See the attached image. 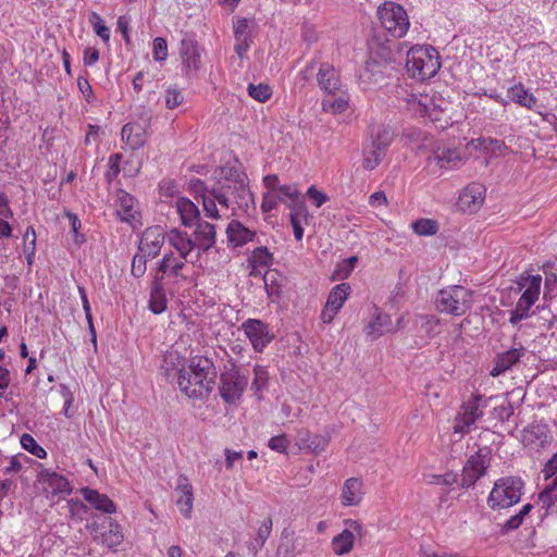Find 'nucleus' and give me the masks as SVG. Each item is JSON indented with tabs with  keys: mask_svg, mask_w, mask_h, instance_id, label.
Segmentation results:
<instances>
[{
	"mask_svg": "<svg viewBox=\"0 0 557 557\" xmlns=\"http://www.w3.org/2000/svg\"><path fill=\"white\" fill-rule=\"evenodd\" d=\"M430 164H435L440 169L453 170L462 163L460 152L455 148H443L435 151L429 158Z\"/></svg>",
	"mask_w": 557,
	"mask_h": 557,
	"instance_id": "393cba45",
	"label": "nucleus"
},
{
	"mask_svg": "<svg viewBox=\"0 0 557 557\" xmlns=\"http://www.w3.org/2000/svg\"><path fill=\"white\" fill-rule=\"evenodd\" d=\"M77 86L82 95L84 96L85 100L88 103H91L95 100L94 91L91 88V85L89 84L88 79L79 76L77 78Z\"/></svg>",
	"mask_w": 557,
	"mask_h": 557,
	"instance_id": "338daca9",
	"label": "nucleus"
},
{
	"mask_svg": "<svg viewBox=\"0 0 557 557\" xmlns=\"http://www.w3.org/2000/svg\"><path fill=\"white\" fill-rule=\"evenodd\" d=\"M215 374L211 359L197 356L191 359L188 369L178 371L177 385L189 398L202 399L213 389Z\"/></svg>",
	"mask_w": 557,
	"mask_h": 557,
	"instance_id": "f257e3e1",
	"label": "nucleus"
},
{
	"mask_svg": "<svg viewBox=\"0 0 557 557\" xmlns=\"http://www.w3.org/2000/svg\"><path fill=\"white\" fill-rule=\"evenodd\" d=\"M227 191L234 195V198L239 208H248L253 202V196L248 187L247 180H239L235 185H225Z\"/></svg>",
	"mask_w": 557,
	"mask_h": 557,
	"instance_id": "f704fd0d",
	"label": "nucleus"
},
{
	"mask_svg": "<svg viewBox=\"0 0 557 557\" xmlns=\"http://www.w3.org/2000/svg\"><path fill=\"white\" fill-rule=\"evenodd\" d=\"M334 98L322 100V110L327 113L337 114L343 113L348 108L349 96L347 91L338 92Z\"/></svg>",
	"mask_w": 557,
	"mask_h": 557,
	"instance_id": "e433bc0d",
	"label": "nucleus"
},
{
	"mask_svg": "<svg viewBox=\"0 0 557 557\" xmlns=\"http://www.w3.org/2000/svg\"><path fill=\"white\" fill-rule=\"evenodd\" d=\"M228 246L236 248L255 239L256 233L245 227L239 221L232 220L226 227Z\"/></svg>",
	"mask_w": 557,
	"mask_h": 557,
	"instance_id": "5701e85b",
	"label": "nucleus"
},
{
	"mask_svg": "<svg viewBox=\"0 0 557 557\" xmlns=\"http://www.w3.org/2000/svg\"><path fill=\"white\" fill-rule=\"evenodd\" d=\"M525 446L544 447L549 442L548 428L545 424L532 423L522 432Z\"/></svg>",
	"mask_w": 557,
	"mask_h": 557,
	"instance_id": "bb28decb",
	"label": "nucleus"
},
{
	"mask_svg": "<svg viewBox=\"0 0 557 557\" xmlns=\"http://www.w3.org/2000/svg\"><path fill=\"white\" fill-rule=\"evenodd\" d=\"M290 444V441L288 440L286 434H281L273 436L269 440L268 446L270 449L285 454L287 451V448Z\"/></svg>",
	"mask_w": 557,
	"mask_h": 557,
	"instance_id": "4d7b16f0",
	"label": "nucleus"
},
{
	"mask_svg": "<svg viewBox=\"0 0 557 557\" xmlns=\"http://www.w3.org/2000/svg\"><path fill=\"white\" fill-rule=\"evenodd\" d=\"M408 104L409 110L412 111L413 114L428 117L432 122L441 121L446 110V108H443L441 104H436L429 96H412L411 99L408 100Z\"/></svg>",
	"mask_w": 557,
	"mask_h": 557,
	"instance_id": "f3484780",
	"label": "nucleus"
},
{
	"mask_svg": "<svg viewBox=\"0 0 557 557\" xmlns=\"http://www.w3.org/2000/svg\"><path fill=\"white\" fill-rule=\"evenodd\" d=\"M116 212L122 221H134L137 214L135 198L128 193L120 190L117 194Z\"/></svg>",
	"mask_w": 557,
	"mask_h": 557,
	"instance_id": "7c9ffc66",
	"label": "nucleus"
},
{
	"mask_svg": "<svg viewBox=\"0 0 557 557\" xmlns=\"http://www.w3.org/2000/svg\"><path fill=\"white\" fill-rule=\"evenodd\" d=\"M248 385V376L232 363L231 368L221 373L220 396L226 404L239 400Z\"/></svg>",
	"mask_w": 557,
	"mask_h": 557,
	"instance_id": "0eeeda50",
	"label": "nucleus"
},
{
	"mask_svg": "<svg viewBox=\"0 0 557 557\" xmlns=\"http://www.w3.org/2000/svg\"><path fill=\"white\" fill-rule=\"evenodd\" d=\"M557 295V276L555 274H548L545 277L544 285V298H552Z\"/></svg>",
	"mask_w": 557,
	"mask_h": 557,
	"instance_id": "774afa93",
	"label": "nucleus"
},
{
	"mask_svg": "<svg viewBox=\"0 0 557 557\" xmlns=\"http://www.w3.org/2000/svg\"><path fill=\"white\" fill-rule=\"evenodd\" d=\"M362 482L357 478L347 479L342 490L343 505L356 506L358 505L363 496L361 491Z\"/></svg>",
	"mask_w": 557,
	"mask_h": 557,
	"instance_id": "2f4dec72",
	"label": "nucleus"
},
{
	"mask_svg": "<svg viewBox=\"0 0 557 557\" xmlns=\"http://www.w3.org/2000/svg\"><path fill=\"white\" fill-rule=\"evenodd\" d=\"M188 258H183L181 255L175 256L174 252L170 251L163 256L158 264V272H161L164 276L169 274L173 277H184L182 270L185 268Z\"/></svg>",
	"mask_w": 557,
	"mask_h": 557,
	"instance_id": "a878e982",
	"label": "nucleus"
},
{
	"mask_svg": "<svg viewBox=\"0 0 557 557\" xmlns=\"http://www.w3.org/2000/svg\"><path fill=\"white\" fill-rule=\"evenodd\" d=\"M421 321V331L428 336H434L436 332V327L440 324V319L435 315H420Z\"/></svg>",
	"mask_w": 557,
	"mask_h": 557,
	"instance_id": "6e6d98bb",
	"label": "nucleus"
},
{
	"mask_svg": "<svg viewBox=\"0 0 557 557\" xmlns=\"http://www.w3.org/2000/svg\"><path fill=\"white\" fill-rule=\"evenodd\" d=\"M190 190L198 201L211 194V188H209L206 183L199 178L190 182Z\"/></svg>",
	"mask_w": 557,
	"mask_h": 557,
	"instance_id": "13d9d810",
	"label": "nucleus"
},
{
	"mask_svg": "<svg viewBox=\"0 0 557 557\" xmlns=\"http://www.w3.org/2000/svg\"><path fill=\"white\" fill-rule=\"evenodd\" d=\"M287 208L290 210L289 219H305V223H307L310 213L306 207L304 196L301 195L297 199L287 203Z\"/></svg>",
	"mask_w": 557,
	"mask_h": 557,
	"instance_id": "a19ab883",
	"label": "nucleus"
},
{
	"mask_svg": "<svg viewBox=\"0 0 557 557\" xmlns=\"http://www.w3.org/2000/svg\"><path fill=\"white\" fill-rule=\"evenodd\" d=\"M153 59L156 61H164L168 57V44L162 37L153 39Z\"/></svg>",
	"mask_w": 557,
	"mask_h": 557,
	"instance_id": "052dcab7",
	"label": "nucleus"
},
{
	"mask_svg": "<svg viewBox=\"0 0 557 557\" xmlns=\"http://www.w3.org/2000/svg\"><path fill=\"white\" fill-rule=\"evenodd\" d=\"M346 528L331 542L332 550L336 555H345L351 552L356 537L362 535V525L356 520H346Z\"/></svg>",
	"mask_w": 557,
	"mask_h": 557,
	"instance_id": "ddd939ff",
	"label": "nucleus"
},
{
	"mask_svg": "<svg viewBox=\"0 0 557 557\" xmlns=\"http://www.w3.org/2000/svg\"><path fill=\"white\" fill-rule=\"evenodd\" d=\"M542 286V276L540 274H522L516 282V287H512L521 296L516 305V308L510 311L509 322L517 325L520 321L530 317L532 306L539 299Z\"/></svg>",
	"mask_w": 557,
	"mask_h": 557,
	"instance_id": "f03ea898",
	"label": "nucleus"
},
{
	"mask_svg": "<svg viewBox=\"0 0 557 557\" xmlns=\"http://www.w3.org/2000/svg\"><path fill=\"white\" fill-rule=\"evenodd\" d=\"M485 187L480 183H472L460 193L458 205L462 211L472 213L483 205Z\"/></svg>",
	"mask_w": 557,
	"mask_h": 557,
	"instance_id": "6ab92c4d",
	"label": "nucleus"
},
{
	"mask_svg": "<svg viewBox=\"0 0 557 557\" xmlns=\"http://www.w3.org/2000/svg\"><path fill=\"white\" fill-rule=\"evenodd\" d=\"M255 379L252 382V387L257 391L262 389L268 382V371L262 366H256L253 369Z\"/></svg>",
	"mask_w": 557,
	"mask_h": 557,
	"instance_id": "0e129e2a",
	"label": "nucleus"
},
{
	"mask_svg": "<svg viewBox=\"0 0 557 557\" xmlns=\"http://www.w3.org/2000/svg\"><path fill=\"white\" fill-rule=\"evenodd\" d=\"M273 256L267 247H258L252 250L249 262L255 267H269L272 264Z\"/></svg>",
	"mask_w": 557,
	"mask_h": 557,
	"instance_id": "58836bf2",
	"label": "nucleus"
},
{
	"mask_svg": "<svg viewBox=\"0 0 557 557\" xmlns=\"http://www.w3.org/2000/svg\"><path fill=\"white\" fill-rule=\"evenodd\" d=\"M381 26L393 37H404L410 26L409 17L403 5L386 1L377 8Z\"/></svg>",
	"mask_w": 557,
	"mask_h": 557,
	"instance_id": "423d86ee",
	"label": "nucleus"
},
{
	"mask_svg": "<svg viewBox=\"0 0 557 557\" xmlns=\"http://www.w3.org/2000/svg\"><path fill=\"white\" fill-rule=\"evenodd\" d=\"M69 512L73 518L83 520L88 515V507L79 499L67 500Z\"/></svg>",
	"mask_w": 557,
	"mask_h": 557,
	"instance_id": "864d4df0",
	"label": "nucleus"
},
{
	"mask_svg": "<svg viewBox=\"0 0 557 557\" xmlns=\"http://www.w3.org/2000/svg\"><path fill=\"white\" fill-rule=\"evenodd\" d=\"M166 234L160 225L147 227L140 236L138 250L148 258H156L164 245Z\"/></svg>",
	"mask_w": 557,
	"mask_h": 557,
	"instance_id": "4468645a",
	"label": "nucleus"
},
{
	"mask_svg": "<svg viewBox=\"0 0 557 557\" xmlns=\"http://www.w3.org/2000/svg\"><path fill=\"white\" fill-rule=\"evenodd\" d=\"M169 245L183 258H188L195 249L191 235L178 228H172L166 233Z\"/></svg>",
	"mask_w": 557,
	"mask_h": 557,
	"instance_id": "b1692460",
	"label": "nucleus"
},
{
	"mask_svg": "<svg viewBox=\"0 0 557 557\" xmlns=\"http://www.w3.org/2000/svg\"><path fill=\"white\" fill-rule=\"evenodd\" d=\"M242 330L249 338L253 349L262 352L271 343L273 335L270 333L269 326L258 319H248L242 324Z\"/></svg>",
	"mask_w": 557,
	"mask_h": 557,
	"instance_id": "9b49d317",
	"label": "nucleus"
},
{
	"mask_svg": "<svg viewBox=\"0 0 557 557\" xmlns=\"http://www.w3.org/2000/svg\"><path fill=\"white\" fill-rule=\"evenodd\" d=\"M247 90L248 95L259 102H265L272 96V88L268 84L263 83L258 85L249 84Z\"/></svg>",
	"mask_w": 557,
	"mask_h": 557,
	"instance_id": "79ce46f5",
	"label": "nucleus"
},
{
	"mask_svg": "<svg viewBox=\"0 0 557 557\" xmlns=\"http://www.w3.org/2000/svg\"><path fill=\"white\" fill-rule=\"evenodd\" d=\"M406 69L417 79L433 77L441 69L440 53L432 46H416L407 52Z\"/></svg>",
	"mask_w": 557,
	"mask_h": 557,
	"instance_id": "7ed1b4c3",
	"label": "nucleus"
},
{
	"mask_svg": "<svg viewBox=\"0 0 557 557\" xmlns=\"http://www.w3.org/2000/svg\"><path fill=\"white\" fill-rule=\"evenodd\" d=\"M191 238L195 249L198 250V256L201 252H207L216 242L215 225L207 221L198 222L193 232Z\"/></svg>",
	"mask_w": 557,
	"mask_h": 557,
	"instance_id": "a211bd4d",
	"label": "nucleus"
},
{
	"mask_svg": "<svg viewBox=\"0 0 557 557\" xmlns=\"http://www.w3.org/2000/svg\"><path fill=\"white\" fill-rule=\"evenodd\" d=\"M78 292H79V295H81V298H82L83 309H84V312L86 314V319L88 321V326H89V331H90V334H91V341L96 345L97 336H96V331H95L94 323H92V315H91L90 304L88 301L87 294H86L85 289L83 287H78Z\"/></svg>",
	"mask_w": 557,
	"mask_h": 557,
	"instance_id": "603ef678",
	"label": "nucleus"
},
{
	"mask_svg": "<svg viewBox=\"0 0 557 557\" xmlns=\"http://www.w3.org/2000/svg\"><path fill=\"white\" fill-rule=\"evenodd\" d=\"M473 293L461 285L441 289L435 297V308L441 313L460 317L471 309Z\"/></svg>",
	"mask_w": 557,
	"mask_h": 557,
	"instance_id": "39448f33",
	"label": "nucleus"
},
{
	"mask_svg": "<svg viewBox=\"0 0 557 557\" xmlns=\"http://www.w3.org/2000/svg\"><path fill=\"white\" fill-rule=\"evenodd\" d=\"M327 438L319 435L312 434L307 430H301L297 434L296 444L302 450H309L313 453H321L327 446Z\"/></svg>",
	"mask_w": 557,
	"mask_h": 557,
	"instance_id": "c85d7f7f",
	"label": "nucleus"
},
{
	"mask_svg": "<svg viewBox=\"0 0 557 557\" xmlns=\"http://www.w3.org/2000/svg\"><path fill=\"white\" fill-rule=\"evenodd\" d=\"M481 400V395H472L467 401L462 404L457 417L455 418L453 426L454 433H468L475 421L483 416V411L480 405Z\"/></svg>",
	"mask_w": 557,
	"mask_h": 557,
	"instance_id": "1a4fd4ad",
	"label": "nucleus"
},
{
	"mask_svg": "<svg viewBox=\"0 0 557 557\" xmlns=\"http://www.w3.org/2000/svg\"><path fill=\"white\" fill-rule=\"evenodd\" d=\"M539 500L546 508L549 513H557V492L553 493L552 490H543L539 494Z\"/></svg>",
	"mask_w": 557,
	"mask_h": 557,
	"instance_id": "09e8293b",
	"label": "nucleus"
},
{
	"mask_svg": "<svg viewBox=\"0 0 557 557\" xmlns=\"http://www.w3.org/2000/svg\"><path fill=\"white\" fill-rule=\"evenodd\" d=\"M414 233L421 236H431L436 234L438 227L437 223L430 219H420L412 223Z\"/></svg>",
	"mask_w": 557,
	"mask_h": 557,
	"instance_id": "a18cd8bd",
	"label": "nucleus"
},
{
	"mask_svg": "<svg viewBox=\"0 0 557 557\" xmlns=\"http://www.w3.org/2000/svg\"><path fill=\"white\" fill-rule=\"evenodd\" d=\"M315 77L320 90L325 95L336 96L338 92L346 91L339 71L331 63H319Z\"/></svg>",
	"mask_w": 557,
	"mask_h": 557,
	"instance_id": "9d476101",
	"label": "nucleus"
},
{
	"mask_svg": "<svg viewBox=\"0 0 557 557\" xmlns=\"http://www.w3.org/2000/svg\"><path fill=\"white\" fill-rule=\"evenodd\" d=\"M122 158V153H114L110 156L108 161V171L106 173V178L108 180V182H112L119 176L121 172L120 162Z\"/></svg>",
	"mask_w": 557,
	"mask_h": 557,
	"instance_id": "5fc2aeb1",
	"label": "nucleus"
},
{
	"mask_svg": "<svg viewBox=\"0 0 557 557\" xmlns=\"http://www.w3.org/2000/svg\"><path fill=\"white\" fill-rule=\"evenodd\" d=\"M214 190L211 188V194L209 196L205 197L201 201L202 209L206 213V215L210 219H220L222 218V214L220 213L218 207H216V200L213 197Z\"/></svg>",
	"mask_w": 557,
	"mask_h": 557,
	"instance_id": "de8ad7c7",
	"label": "nucleus"
},
{
	"mask_svg": "<svg viewBox=\"0 0 557 557\" xmlns=\"http://www.w3.org/2000/svg\"><path fill=\"white\" fill-rule=\"evenodd\" d=\"M23 251L32 253V250H36V232L34 226H28L23 236Z\"/></svg>",
	"mask_w": 557,
	"mask_h": 557,
	"instance_id": "69168bd1",
	"label": "nucleus"
},
{
	"mask_svg": "<svg viewBox=\"0 0 557 557\" xmlns=\"http://www.w3.org/2000/svg\"><path fill=\"white\" fill-rule=\"evenodd\" d=\"M391 318L387 314L377 313L373 321L367 326V335L375 339L386 332H389Z\"/></svg>",
	"mask_w": 557,
	"mask_h": 557,
	"instance_id": "4c0bfd02",
	"label": "nucleus"
},
{
	"mask_svg": "<svg viewBox=\"0 0 557 557\" xmlns=\"http://www.w3.org/2000/svg\"><path fill=\"white\" fill-rule=\"evenodd\" d=\"M349 294L350 285L348 283H341L331 289L325 306L321 312V320L323 323L332 322L334 317L347 300Z\"/></svg>",
	"mask_w": 557,
	"mask_h": 557,
	"instance_id": "dca6fc26",
	"label": "nucleus"
},
{
	"mask_svg": "<svg viewBox=\"0 0 557 557\" xmlns=\"http://www.w3.org/2000/svg\"><path fill=\"white\" fill-rule=\"evenodd\" d=\"M181 59L185 67L186 75H191L199 70L200 52L197 42L191 38H184L181 41Z\"/></svg>",
	"mask_w": 557,
	"mask_h": 557,
	"instance_id": "412c9836",
	"label": "nucleus"
},
{
	"mask_svg": "<svg viewBox=\"0 0 557 557\" xmlns=\"http://www.w3.org/2000/svg\"><path fill=\"white\" fill-rule=\"evenodd\" d=\"M278 197L280 195H276L275 191H267L263 195L261 210L265 213H269L272 210H274L277 207L278 202H281Z\"/></svg>",
	"mask_w": 557,
	"mask_h": 557,
	"instance_id": "680f3d73",
	"label": "nucleus"
},
{
	"mask_svg": "<svg viewBox=\"0 0 557 557\" xmlns=\"http://www.w3.org/2000/svg\"><path fill=\"white\" fill-rule=\"evenodd\" d=\"M392 140L393 134L383 128L364 144L362 165L366 170L371 171L380 164Z\"/></svg>",
	"mask_w": 557,
	"mask_h": 557,
	"instance_id": "6e6552de",
	"label": "nucleus"
},
{
	"mask_svg": "<svg viewBox=\"0 0 557 557\" xmlns=\"http://www.w3.org/2000/svg\"><path fill=\"white\" fill-rule=\"evenodd\" d=\"M212 189L214 190L213 197L215 198L216 203L220 205L221 210L226 211L230 208V200H228L230 191H227L226 186L221 185L219 187H212Z\"/></svg>",
	"mask_w": 557,
	"mask_h": 557,
	"instance_id": "e2e57ef3",
	"label": "nucleus"
},
{
	"mask_svg": "<svg viewBox=\"0 0 557 557\" xmlns=\"http://www.w3.org/2000/svg\"><path fill=\"white\" fill-rule=\"evenodd\" d=\"M81 494L83 498L95 509L106 513H112L115 511V505L106 494H100L98 491L90 487L81 488Z\"/></svg>",
	"mask_w": 557,
	"mask_h": 557,
	"instance_id": "cd10ccee",
	"label": "nucleus"
},
{
	"mask_svg": "<svg viewBox=\"0 0 557 557\" xmlns=\"http://www.w3.org/2000/svg\"><path fill=\"white\" fill-rule=\"evenodd\" d=\"M524 355V348H512L497 356L495 367L491 370V375L496 377L509 370L513 364L519 362Z\"/></svg>",
	"mask_w": 557,
	"mask_h": 557,
	"instance_id": "c756f323",
	"label": "nucleus"
},
{
	"mask_svg": "<svg viewBox=\"0 0 557 557\" xmlns=\"http://www.w3.org/2000/svg\"><path fill=\"white\" fill-rule=\"evenodd\" d=\"M146 258L144 253H137L133 257L131 272L135 277H141L146 272Z\"/></svg>",
	"mask_w": 557,
	"mask_h": 557,
	"instance_id": "bf43d9fd",
	"label": "nucleus"
},
{
	"mask_svg": "<svg viewBox=\"0 0 557 557\" xmlns=\"http://www.w3.org/2000/svg\"><path fill=\"white\" fill-rule=\"evenodd\" d=\"M90 23L92 24L95 33L104 41H108L110 39V29L106 26L104 21L102 17L96 13H90Z\"/></svg>",
	"mask_w": 557,
	"mask_h": 557,
	"instance_id": "8fccbe9b",
	"label": "nucleus"
},
{
	"mask_svg": "<svg viewBox=\"0 0 557 557\" xmlns=\"http://www.w3.org/2000/svg\"><path fill=\"white\" fill-rule=\"evenodd\" d=\"M507 92L508 98L521 107L533 109L536 106L537 99L521 83L510 87Z\"/></svg>",
	"mask_w": 557,
	"mask_h": 557,
	"instance_id": "c9c22d12",
	"label": "nucleus"
},
{
	"mask_svg": "<svg viewBox=\"0 0 557 557\" xmlns=\"http://www.w3.org/2000/svg\"><path fill=\"white\" fill-rule=\"evenodd\" d=\"M220 176L225 181L224 185H235L239 180H247L246 173L235 165L221 168Z\"/></svg>",
	"mask_w": 557,
	"mask_h": 557,
	"instance_id": "ea45409f",
	"label": "nucleus"
},
{
	"mask_svg": "<svg viewBox=\"0 0 557 557\" xmlns=\"http://www.w3.org/2000/svg\"><path fill=\"white\" fill-rule=\"evenodd\" d=\"M490 458L486 454L478 451L471 455L463 466L461 474V487H470L475 484L486 472Z\"/></svg>",
	"mask_w": 557,
	"mask_h": 557,
	"instance_id": "f8f14e48",
	"label": "nucleus"
},
{
	"mask_svg": "<svg viewBox=\"0 0 557 557\" xmlns=\"http://www.w3.org/2000/svg\"><path fill=\"white\" fill-rule=\"evenodd\" d=\"M276 195H280L281 202L287 206L288 202L301 196V193L296 184L280 185L276 189Z\"/></svg>",
	"mask_w": 557,
	"mask_h": 557,
	"instance_id": "49530a36",
	"label": "nucleus"
},
{
	"mask_svg": "<svg viewBox=\"0 0 557 557\" xmlns=\"http://www.w3.org/2000/svg\"><path fill=\"white\" fill-rule=\"evenodd\" d=\"M184 101V96L177 86H171L165 91V106L168 109H175Z\"/></svg>",
	"mask_w": 557,
	"mask_h": 557,
	"instance_id": "3c124183",
	"label": "nucleus"
},
{
	"mask_svg": "<svg viewBox=\"0 0 557 557\" xmlns=\"http://www.w3.org/2000/svg\"><path fill=\"white\" fill-rule=\"evenodd\" d=\"M20 442L22 447L29 451L32 455L36 456L37 458H46V450L35 441L30 434L24 433L21 436Z\"/></svg>",
	"mask_w": 557,
	"mask_h": 557,
	"instance_id": "37998d69",
	"label": "nucleus"
},
{
	"mask_svg": "<svg viewBox=\"0 0 557 557\" xmlns=\"http://www.w3.org/2000/svg\"><path fill=\"white\" fill-rule=\"evenodd\" d=\"M38 480L47 497L64 496L72 492L69 480L55 471L44 469L40 471Z\"/></svg>",
	"mask_w": 557,
	"mask_h": 557,
	"instance_id": "2eb2a0df",
	"label": "nucleus"
},
{
	"mask_svg": "<svg viewBox=\"0 0 557 557\" xmlns=\"http://www.w3.org/2000/svg\"><path fill=\"white\" fill-rule=\"evenodd\" d=\"M147 127L148 123L146 121L143 123L129 122L125 124L121 132L122 140L125 141L132 150L139 149L147 140Z\"/></svg>",
	"mask_w": 557,
	"mask_h": 557,
	"instance_id": "aec40b11",
	"label": "nucleus"
},
{
	"mask_svg": "<svg viewBox=\"0 0 557 557\" xmlns=\"http://www.w3.org/2000/svg\"><path fill=\"white\" fill-rule=\"evenodd\" d=\"M175 493L177 495L176 506L178 510L186 518H189L193 510L194 494L193 485L185 475L177 478Z\"/></svg>",
	"mask_w": 557,
	"mask_h": 557,
	"instance_id": "4be33fe9",
	"label": "nucleus"
},
{
	"mask_svg": "<svg viewBox=\"0 0 557 557\" xmlns=\"http://www.w3.org/2000/svg\"><path fill=\"white\" fill-rule=\"evenodd\" d=\"M176 212L180 214L182 224L185 226H191L199 220L198 207L187 198H178L175 203Z\"/></svg>",
	"mask_w": 557,
	"mask_h": 557,
	"instance_id": "473e14b6",
	"label": "nucleus"
},
{
	"mask_svg": "<svg viewBox=\"0 0 557 557\" xmlns=\"http://www.w3.org/2000/svg\"><path fill=\"white\" fill-rule=\"evenodd\" d=\"M253 23L248 18H237L233 23L234 28V37L236 39H249L252 38L251 30H252Z\"/></svg>",
	"mask_w": 557,
	"mask_h": 557,
	"instance_id": "c03bdc74",
	"label": "nucleus"
},
{
	"mask_svg": "<svg viewBox=\"0 0 557 557\" xmlns=\"http://www.w3.org/2000/svg\"><path fill=\"white\" fill-rule=\"evenodd\" d=\"M161 280H163V276H156L150 292L149 308L156 314H160L165 311L168 306V299L161 285Z\"/></svg>",
	"mask_w": 557,
	"mask_h": 557,
	"instance_id": "72a5a7b5",
	"label": "nucleus"
},
{
	"mask_svg": "<svg viewBox=\"0 0 557 557\" xmlns=\"http://www.w3.org/2000/svg\"><path fill=\"white\" fill-rule=\"evenodd\" d=\"M524 482L519 476H504L494 482L486 504L492 510H503L518 504L522 496Z\"/></svg>",
	"mask_w": 557,
	"mask_h": 557,
	"instance_id": "20e7f679",
	"label": "nucleus"
}]
</instances>
